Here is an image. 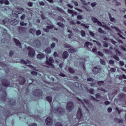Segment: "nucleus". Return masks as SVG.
<instances>
[{"label": "nucleus", "instance_id": "nucleus-1", "mask_svg": "<svg viewBox=\"0 0 126 126\" xmlns=\"http://www.w3.org/2000/svg\"><path fill=\"white\" fill-rule=\"evenodd\" d=\"M0 112H2V115L0 116V124L4 126L6 125V120L10 116L13 115L11 113V110H8L0 106Z\"/></svg>", "mask_w": 126, "mask_h": 126}, {"label": "nucleus", "instance_id": "nucleus-2", "mask_svg": "<svg viewBox=\"0 0 126 126\" xmlns=\"http://www.w3.org/2000/svg\"><path fill=\"white\" fill-rule=\"evenodd\" d=\"M0 100L4 103H8L10 106H15L16 105V100L13 98H7V94H6L5 89L2 90L1 87L0 90Z\"/></svg>", "mask_w": 126, "mask_h": 126}, {"label": "nucleus", "instance_id": "nucleus-3", "mask_svg": "<svg viewBox=\"0 0 126 126\" xmlns=\"http://www.w3.org/2000/svg\"><path fill=\"white\" fill-rule=\"evenodd\" d=\"M83 117V114H82V110L81 108H79L77 112L76 118L75 119V121L73 123L74 126L72 125V126H78L79 125H81V124H84V123H79ZM76 120H77V121H76Z\"/></svg>", "mask_w": 126, "mask_h": 126}, {"label": "nucleus", "instance_id": "nucleus-4", "mask_svg": "<svg viewBox=\"0 0 126 126\" xmlns=\"http://www.w3.org/2000/svg\"><path fill=\"white\" fill-rule=\"evenodd\" d=\"M32 94L33 96L41 97L43 95V91L41 89H36L32 92Z\"/></svg>", "mask_w": 126, "mask_h": 126}, {"label": "nucleus", "instance_id": "nucleus-5", "mask_svg": "<svg viewBox=\"0 0 126 126\" xmlns=\"http://www.w3.org/2000/svg\"><path fill=\"white\" fill-rule=\"evenodd\" d=\"M66 110L68 112H71L74 109V104L72 101L68 102L66 106Z\"/></svg>", "mask_w": 126, "mask_h": 126}, {"label": "nucleus", "instance_id": "nucleus-6", "mask_svg": "<svg viewBox=\"0 0 126 126\" xmlns=\"http://www.w3.org/2000/svg\"><path fill=\"white\" fill-rule=\"evenodd\" d=\"M27 50L29 51V57L30 58H34L35 57V50L30 47H28Z\"/></svg>", "mask_w": 126, "mask_h": 126}, {"label": "nucleus", "instance_id": "nucleus-7", "mask_svg": "<svg viewBox=\"0 0 126 126\" xmlns=\"http://www.w3.org/2000/svg\"><path fill=\"white\" fill-rule=\"evenodd\" d=\"M54 63H55V60H54V59H53L52 57H49L48 59H46L45 63L47 64V65L54 67V64H53Z\"/></svg>", "mask_w": 126, "mask_h": 126}, {"label": "nucleus", "instance_id": "nucleus-8", "mask_svg": "<svg viewBox=\"0 0 126 126\" xmlns=\"http://www.w3.org/2000/svg\"><path fill=\"white\" fill-rule=\"evenodd\" d=\"M1 84L4 87H9V85H10V82L7 79H3L1 80Z\"/></svg>", "mask_w": 126, "mask_h": 126}, {"label": "nucleus", "instance_id": "nucleus-9", "mask_svg": "<svg viewBox=\"0 0 126 126\" xmlns=\"http://www.w3.org/2000/svg\"><path fill=\"white\" fill-rule=\"evenodd\" d=\"M45 123L48 126H53V118L52 117L49 116L47 117L46 120H45Z\"/></svg>", "mask_w": 126, "mask_h": 126}, {"label": "nucleus", "instance_id": "nucleus-10", "mask_svg": "<svg viewBox=\"0 0 126 126\" xmlns=\"http://www.w3.org/2000/svg\"><path fill=\"white\" fill-rule=\"evenodd\" d=\"M92 20L94 23H97L99 26H101L102 27H104L103 24H102V23L100 22V21L98 20V19L96 18L95 17H92Z\"/></svg>", "mask_w": 126, "mask_h": 126}, {"label": "nucleus", "instance_id": "nucleus-11", "mask_svg": "<svg viewBox=\"0 0 126 126\" xmlns=\"http://www.w3.org/2000/svg\"><path fill=\"white\" fill-rule=\"evenodd\" d=\"M102 70V68H100V67H94L93 70V72H94V74H97L98 73H100Z\"/></svg>", "mask_w": 126, "mask_h": 126}, {"label": "nucleus", "instance_id": "nucleus-12", "mask_svg": "<svg viewBox=\"0 0 126 126\" xmlns=\"http://www.w3.org/2000/svg\"><path fill=\"white\" fill-rule=\"evenodd\" d=\"M57 111L58 113H59V115H63L64 114L65 112V109L62 107H60L57 108Z\"/></svg>", "mask_w": 126, "mask_h": 126}, {"label": "nucleus", "instance_id": "nucleus-13", "mask_svg": "<svg viewBox=\"0 0 126 126\" xmlns=\"http://www.w3.org/2000/svg\"><path fill=\"white\" fill-rule=\"evenodd\" d=\"M13 41L15 44H16V46H17V47H19L20 49L22 48V46H21V42H20V41L18 39L14 38Z\"/></svg>", "mask_w": 126, "mask_h": 126}, {"label": "nucleus", "instance_id": "nucleus-14", "mask_svg": "<svg viewBox=\"0 0 126 126\" xmlns=\"http://www.w3.org/2000/svg\"><path fill=\"white\" fill-rule=\"evenodd\" d=\"M25 82H26L25 78L22 76H20L19 77V84L21 85H24V84H25Z\"/></svg>", "mask_w": 126, "mask_h": 126}, {"label": "nucleus", "instance_id": "nucleus-15", "mask_svg": "<svg viewBox=\"0 0 126 126\" xmlns=\"http://www.w3.org/2000/svg\"><path fill=\"white\" fill-rule=\"evenodd\" d=\"M18 29L20 34H23L25 32V30H26V28L25 27H19Z\"/></svg>", "mask_w": 126, "mask_h": 126}, {"label": "nucleus", "instance_id": "nucleus-16", "mask_svg": "<svg viewBox=\"0 0 126 126\" xmlns=\"http://www.w3.org/2000/svg\"><path fill=\"white\" fill-rule=\"evenodd\" d=\"M118 97L120 100H125L126 98V94H119Z\"/></svg>", "mask_w": 126, "mask_h": 126}, {"label": "nucleus", "instance_id": "nucleus-17", "mask_svg": "<svg viewBox=\"0 0 126 126\" xmlns=\"http://www.w3.org/2000/svg\"><path fill=\"white\" fill-rule=\"evenodd\" d=\"M89 46H91V48H92L93 43L89 41H87L85 43V47H86V48H88V49H90L89 48Z\"/></svg>", "mask_w": 126, "mask_h": 126}, {"label": "nucleus", "instance_id": "nucleus-18", "mask_svg": "<svg viewBox=\"0 0 126 126\" xmlns=\"http://www.w3.org/2000/svg\"><path fill=\"white\" fill-rule=\"evenodd\" d=\"M10 24L13 26H15V25H17V24H18V21L15 19L10 21Z\"/></svg>", "mask_w": 126, "mask_h": 126}, {"label": "nucleus", "instance_id": "nucleus-19", "mask_svg": "<svg viewBox=\"0 0 126 126\" xmlns=\"http://www.w3.org/2000/svg\"><path fill=\"white\" fill-rule=\"evenodd\" d=\"M77 24H81V26H83V27H85V28H86L87 29H88L89 28V26H87L85 24L82 23L79 21H77L76 22Z\"/></svg>", "mask_w": 126, "mask_h": 126}, {"label": "nucleus", "instance_id": "nucleus-20", "mask_svg": "<svg viewBox=\"0 0 126 126\" xmlns=\"http://www.w3.org/2000/svg\"><path fill=\"white\" fill-rule=\"evenodd\" d=\"M20 63H23L24 64H28V63H30L31 62H30V61L29 60H27L26 61H25V60L22 59L20 60Z\"/></svg>", "mask_w": 126, "mask_h": 126}, {"label": "nucleus", "instance_id": "nucleus-21", "mask_svg": "<svg viewBox=\"0 0 126 126\" xmlns=\"http://www.w3.org/2000/svg\"><path fill=\"white\" fill-rule=\"evenodd\" d=\"M83 101H84V103H85V104H86V105H87V106H88L89 107H90V108H91V107H92V104L90 103L89 101H88V100H87L86 98H84Z\"/></svg>", "mask_w": 126, "mask_h": 126}, {"label": "nucleus", "instance_id": "nucleus-22", "mask_svg": "<svg viewBox=\"0 0 126 126\" xmlns=\"http://www.w3.org/2000/svg\"><path fill=\"white\" fill-rule=\"evenodd\" d=\"M62 57L63 59H67V58H68V52H67V51H64Z\"/></svg>", "mask_w": 126, "mask_h": 126}, {"label": "nucleus", "instance_id": "nucleus-23", "mask_svg": "<svg viewBox=\"0 0 126 126\" xmlns=\"http://www.w3.org/2000/svg\"><path fill=\"white\" fill-rule=\"evenodd\" d=\"M54 10H56L57 11H59L62 13H63V12H64V11H63V10L62 8H61L59 7H55Z\"/></svg>", "mask_w": 126, "mask_h": 126}, {"label": "nucleus", "instance_id": "nucleus-24", "mask_svg": "<svg viewBox=\"0 0 126 126\" xmlns=\"http://www.w3.org/2000/svg\"><path fill=\"white\" fill-rule=\"evenodd\" d=\"M68 13H70L72 14V16H74V15H77V12L73 11L72 10L68 9Z\"/></svg>", "mask_w": 126, "mask_h": 126}, {"label": "nucleus", "instance_id": "nucleus-25", "mask_svg": "<svg viewBox=\"0 0 126 126\" xmlns=\"http://www.w3.org/2000/svg\"><path fill=\"white\" fill-rule=\"evenodd\" d=\"M37 59H44L45 58V55L44 54L40 53L37 55Z\"/></svg>", "mask_w": 126, "mask_h": 126}, {"label": "nucleus", "instance_id": "nucleus-26", "mask_svg": "<svg viewBox=\"0 0 126 126\" xmlns=\"http://www.w3.org/2000/svg\"><path fill=\"white\" fill-rule=\"evenodd\" d=\"M86 91H87V92H89L90 93V94H94V89H88L87 88H86Z\"/></svg>", "mask_w": 126, "mask_h": 126}, {"label": "nucleus", "instance_id": "nucleus-27", "mask_svg": "<svg viewBox=\"0 0 126 126\" xmlns=\"http://www.w3.org/2000/svg\"><path fill=\"white\" fill-rule=\"evenodd\" d=\"M35 43L36 47H38V48H40L41 47V42H40V40H35Z\"/></svg>", "mask_w": 126, "mask_h": 126}, {"label": "nucleus", "instance_id": "nucleus-28", "mask_svg": "<svg viewBox=\"0 0 126 126\" xmlns=\"http://www.w3.org/2000/svg\"><path fill=\"white\" fill-rule=\"evenodd\" d=\"M45 52L46 54H51V53H52V50L51 48L48 47L45 50Z\"/></svg>", "mask_w": 126, "mask_h": 126}, {"label": "nucleus", "instance_id": "nucleus-29", "mask_svg": "<svg viewBox=\"0 0 126 126\" xmlns=\"http://www.w3.org/2000/svg\"><path fill=\"white\" fill-rule=\"evenodd\" d=\"M29 32L31 33V34H34V33H36V29H30L29 30Z\"/></svg>", "mask_w": 126, "mask_h": 126}, {"label": "nucleus", "instance_id": "nucleus-30", "mask_svg": "<svg viewBox=\"0 0 126 126\" xmlns=\"http://www.w3.org/2000/svg\"><path fill=\"white\" fill-rule=\"evenodd\" d=\"M46 100L49 103H52V101H53V97L50 96H47Z\"/></svg>", "mask_w": 126, "mask_h": 126}, {"label": "nucleus", "instance_id": "nucleus-31", "mask_svg": "<svg viewBox=\"0 0 126 126\" xmlns=\"http://www.w3.org/2000/svg\"><path fill=\"white\" fill-rule=\"evenodd\" d=\"M68 70L69 72L71 74L74 73V72H75V70H74V69H73L71 67H69L68 68Z\"/></svg>", "mask_w": 126, "mask_h": 126}, {"label": "nucleus", "instance_id": "nucleus-32", "mask_svg": "<svg viewBox=\"0 0 126 126\" xmlns=\"http://www.w3.org/2000/svg\"><path fill=\"white\" fill-rule=\"evenodd\" d=\"M104 81H98L97 82V84L98 85V86H102V85H104Z\"/></svg>", "mask_w": 126, "mask_h": 126}, {"label": "nucleus", "instance_id": "nucleus-33", "mask_svg": "<svg viewBox=\"0 0 126 126\" xmlns=\"http://www.w3.org/2000/svg\"><path fill=\"white\" fill-rule=\"evenodd\" d=\"M95 97H96V99H102L103 98L102 95H101V94L99 93L96 94H95Z\"/></svg>", "mask_w": 126, "mask_h": 126}, {"label": "nucleus", "instance_id": "nucleus-34", "mask_svg": "<svg viewBox=\"0 0 126 126\" xmlns=\"http://www.w3.org/2000/svg\"><path fill=\"white\" fill-rule=\"evenodd\" d=\"M57 25H58V26H59L60 27H61V28H64V25L61 22L57 23Z\"/></svg>", "mask_w": 126, "mask_h": 126}, {"label": "nucleus", "instance_id": "nucleus-35", "mask_svg": "<svg viewBox=\"0 0 126 126\" xmlns=\"http://www.w3.org/2000/svg\"><path fill=\"white\" fill-rule=\"evenodd\" d=\"M99 62L101 63V64H102L103 65H106V62L104 59H100Z\"/></svg>", "mask_w": 126, "mask_h": 126}, {"label": "nucleus", "instance_id": "nucleus-36", "mask_svg": "<svg viewBox=\"0 0 126 126\" xmlns=\"http://www.w3.org/2000/svg\"><path fill=\"white\" fill-rule=\"evenodd\" d=\"M81 34L82 37H85L86 36V32H85V31L82 30L81 31Z\"/></svg>", "mask_w": 126, "mask_h": 126}, {"label": "nucleus", "instance_id": "nucleus-37", "mask_svg": "<svg viewBox=\"0 0 126 126\" xmlns=\"http://www.w3.org/2000/svg\"><path fill=\"white\" fill-rule=\"evenodd\" d=\"M113 59H114V60H115V61H117L118 62H119V61H120V58H119L118 57V56H117V55H113Z\"/></svg>", "mask_w": 126, "mask_h": 126}, {"label": "nucleus", "instance_id": "nucleus-38", "mask_svg": "<svg viewBox=\"0 0 126 126\" xmlns=\"http://www.w3.org/2000/svg\"><path fill=\"white\" fill-rule=\"evenodd\" d=\"M109 17L110 19V21H111L112 22H114V21H115V18L112 17L111 14H110V13H109Z\"/></svg>", "mask_w": 126, "mask_h": 126}, {"label": "nucleus", "instance_id": "nucleus-39", "mask_svg": "<svg viewBox=\"0 0 126 126\" xmlns=\"http://www.w3.org/2000/svg\"><path fill=\"white\" fill-rule=\"evenodd\" d=\"M116 110L117 111L118 115H120L124 111L123 109L119 110L118 107H116Z\"/></svg>", "mask_w": 126, "mask_h": 126}, {"label": "nucleus", "instance_id": "nucleus-40", "mask_svg": "<svg viewBox=\"0 0 126 126\" xmlns=\"http://www.w3.org/2000/svg\"><path fill=\"white\" fill-rule=\"evenodd\" d=\"M17 10L18 11H20V13H21L23 10H24V9L23 8H20V7H18L17 8Z\"/></svg>", "mask_w": 126, "mask_h": 126}, {"label": "nucleus", "instance_id": "nucleus-41", "mask_svg": "<svg viewBox=\"0 0 126 126\" xmlns=\"http://www.w3.org/2000/svg\"><path fill=\"white\" fill-rule=\"evenodd\" d=\"M20 25H21V26H27V23H25L24 22L22 21L20 22Z\"/></svg>", "mask_w": 126, "mask_h": 126}, {"label": "nucleus", "instance_id": "nucleus-42", "mask_svg": "<svg viewBox=\"0 0 126 126\" xmlns=\"http://www.w3.org/2000/svg\"><path fill=\"white\" fill-rule=\"evenodd\" d=\"M98 32L99 33H101V34H104L105 33V31L102 30V28H98Z\"/></svg>", "mask_w": 126, "mask_h": 126}, {"label": "nucleus", "instance_id": "nucleus-43", "mask_svg": "<svg viewBox=\"0 0 126 126\" xmlns=\"http://www.w3.org/2000/svg\"><path fill=\"white\" fill-rule=\"evenodd\" d=\"M63 46L64 48H67L68 49H70V48H71V46H70L68 44H66V43L64 44Z\"/></svg>", "mask_w": 126, "mask_h": 126}, {"label": "nucleus", "instance_id": "nucleus-44", "mask_svg": "<svg viewBox=\"0 0 126 126\" xmlns=\"http://www.w3.org/2000/svg\"><path fill=\"white\" fill-rule=\"evenodd\" d=\"M41 34H42V32H41V31H40V30H38L36 31V35L37 36H39V35H41Z\"/></svg>", "mask_w": 126, "mask_h": 126}, {"label": "nucleus", "instance_id": "nucleus-45", "mask_svg": "<svg viewBox=\"0 0 126 126\" xmlns=\"http://www.w3.org/2000/svg\"><path fill=\"white\" fill-rule=\"evenodd\" d=\"M91 100H93V101H97V102H98L99 101V100L97 99L96 98H95L94 96L91 95Z\"/></svg>", "mask_w": 126, "mask_h": 126}, {"label": "nucleus", "instance_id": "nucleus-46", "mask_svg": "<svg viewBox=\"0 0 126 126\" xmlns=\"http://www.w3.org/2000/svg\"><path fill=\"white\" fill-rule=\"evenodd\" d=\"M12 14L13 15H18V14H19V12L14 10L12 11Z\"/></svg>", "mask_w": 126, "mask_h": 126}, {"label": "nucleus", "instance_id": "nucleus-47", "mask_svg": "<svg viewBox=\"0 0 126 126\" xmlns=\"http://www.w3.org/2000/svg\"><path fill=\"white\" fill-rule=\"evenodd\" d=\"M114 29L116 30V31H117V32H120V33H122V31L120 30V29H119V28H118L117 27H114Z\"/></svg>", "mask_w": 126, "mask_h": 126}, {"label": "nucleus", "instance_id": "nucleus-48", "mask_svg": "<svg viewBox=\"0 0 126 126\" xmlns=\"http://www.w3.org/2000/svg\"><path fill=\"white\" fill-rule=\"evenodd\" d=\"M103 47H104V48H108V47H109V45H108V43H107L106 41H103Z\"/></svg>", "mask_w": 126, "mask_h": 126}, {"label": "nucleus", "instance_id": "nucleus-49", "mask_svg": "<svg viewBox=\"0 0 126 126\" xmlns=\"http://www.w3.org/2000/svg\"><path fill=\"white\" fill-rule=\"evenodd\" d=\"M104 51L105 53V54H107L108 55H109V54H110L111 51H110L109 49H104Z\"/></svg>", "mask_w": 126, "mask_h": 126}, {"label": "nucleus", "instance_id": "nucleus-50", "mask_svg": "<svg viewBox=\"0 0 126 126\" xmlns=\"http://www.w3.org/2000/svg\"><path fill=\"white\" fill-rule=\"evenodd\" d=\"M87 81H91L92 82H94V81H95V80H94V79H93L92 78H88L87 79Z\"/></svg>", "mask_w": 126, "mask_h": 126}, {"label": "nucleus", "instance_id": "nucleus-51", "mask_svg": "<svg viewBox=\"0 0 126 126\" xmlns=\"http://www.w3.org/2000/svg\"><path fill=\"white\" fill-rule=\"evenodd\" d=\"M71 2H72V3H73L74 4V5H75V6H78V3L77 2L73 0H72L71 1Z\"/></svg>", "mask_w": 126, "mask_h": 126}, {"label": "nucleus", "instance_id": "nucleus-52", "mask_svg": "<svg viewBox=\"0 0 126 126\" xmlns=\"http://www.w3.org/2000/svg\"><path fill=\"white\" fill-rule=\"evenodd\" d=\"M55 126H63V124H62V123H60V122H57L55 124Z\"/></svg>", "mask_w": 126, "mask_h": 126}, {"label": "nucleus", "instance_id": "nucleus-53", "mask_svg": "<svg viewBox=\"0 0 126 126\" xmlns=\"http://www.w3.org/2000/svg\"><path fill=\"white\" fill-rule=\"evenodd\" d=\"M119 63L121 66H124V65L125 64V62H124V61H120Z\"/></svg>", "mask_w": 126, "mask_h": 126}, {"label": "nucleus", "instance_id": "nucleus-54", "mask_svg": "<svg viewBox=\"0 0 126 126\" xmlns=\"http://www.w3.org/2000/svg\"><path fill=\"white\" fill-rule=\"evenodd\" d=\"M56 47V43L55 42H53L51 45V49H54Z\"/></svg>", "mask_w": 126, "mask_h": 126}, {"label": "nucleus", "instance_id": "nucleus-55", "mask_svg": "<svg viewBox=\"0 0 126 126\" xmlns=\"http://www.w3.org/2000/svg\"><path fill=\"white\" fill-rule=\"evenodd\" d=\"M54 57L55 58H59V54L56 52H55L53 54Z\"/></svg>", "mask_w": 126, "mask_h": 126}, {"label": "nucleus", "instance_id": "nucleus-56", "mask_svg": "<svg viewBox=\"0 0 126 126\" xmlns=\"http://www.w3.org/2000/svg\"><path fill=\"white\" fill-rule=\"evenodd\" d=\"M46 28L48 29V30H50L54 28V26H47Z\"/></svg>", "mask_w": 126, "mask_h": 126}, {"label": "nucleus", "instance_id": "nucleus-57", "mask_svg": "<svg viewBox=\"0 0 126 126\" xmlns=\"http://www.w3.org/2000/svg\"><path fill=\"white\" fill-rule=\"evenodd\" d=\"M31 74H32V75H37L38 73L36 71H32L31 72Z\"/></svg>", "mask_w": 126, "mask_h": 126}, {"label": "nucleus", "instance_id": "nucleus-58", "mask_svg": "<svg viewBox=\"0 0 126 126\" xmlns=\"http://www.w3.org/2000/svg\"><path fill=\"white\" fill-rule=\"evenodd\" d=\"M6 64L0 62V66H6Z\"/></svg>", "mask_w": 126, "mask_h": 126}, {"label": "nucleus", "instance_id": "nucleus-59", "mask_svg": "<svg viewBox=\"0 0 126 126\" xmlns=\"http://www.w3.org/2000/svg\"><path fill=\"white\" fill-rule=\"evenodd\" d=\"M117 35L120 37V38H122V39H126V37H124L123 35L121 34L120 32L117 33Z\"/></svg>", "mask_w": 126, "mask_h": 126}, {"label": "nucleus", "instance_id": "nucleus-60", "mask_svg": "<svg viewBox=\"0 0 126 126\" xmlns=\"http://www.w3.org/2000/svg\"><path fill=\"white\" fill-rule=\"evenodd\" d=\"M109 63L110 64H115V61H114L113 60H109Z\"/></svg>", "mask_w": 126, "mask_h": 126}, {"label": "nucleus", "instance_id": "nucleus-61", "mask_svg": "<svg viewBox=\"0 0 126 126\" xmlns=\"http://www.w3.org/2000/svg\"><path fill=\"white\" fill-rule=\"evenodd\" d=\"M25 17H26V16L25 15V14H23V15H22L20 17L21 20H24V19H25Z\"/></svg>", "mask_w": 126, "mask_h": 126}, {"label": "nucleus", "instance_id": "nucleus-62", "mask_svg": "<svg viewBox=\"0 0 126 126\" xmlns=\"http://www.w3.org/2000/svg\"><path fill=\"white\" fill-rule=\"evenodd\" d=\"M92 51L93 52V53H94V54H97V48H94L93 49Z\"/></svg>", "mask_w": 126, "mask_h": 126}, {"label": "nucleus", "instance_id": "nucleus-63", "mask_svg": "<svg viewBox=\"0 0 126 126\" xmlns=\"http://www.w3.org/2000/svg\"><path fill=\"white\" fill-rule=\"evenodd\" d=\"M69 51L71 54H72V53H75V49H70L69 50Z\"/></svg>", "mask_w": 126, "mask_h": 126}, {"label": "nucleus", "instance_id": "nucleus-64", "mask_svg": "<svg viewBox=\"0 0 126 126\" xmlns=\"http://www.w3.org/2000/svg\"><path fill=\"white\" fill-rule=\"evenodd\" d=\"M77 18L78 20H80L82 19V16L78 15V16H77Z\"/></svg>", "mask_w": 126, "mask_h": 126}]
</instances>
